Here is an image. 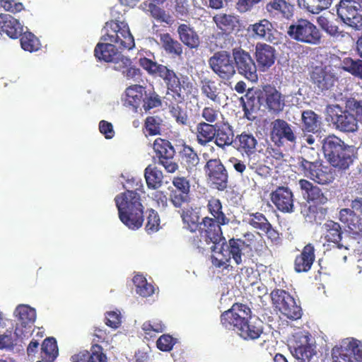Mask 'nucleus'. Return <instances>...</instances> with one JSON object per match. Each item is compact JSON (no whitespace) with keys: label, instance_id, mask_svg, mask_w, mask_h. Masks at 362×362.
<instances>
[{"label":"nucleus","instance_id":"obj_62","mask_svg":"<svg viewBox=\"0 0 362 362\" xmlns=\"http://www.w3.org/2000/svg\"><path fill=\"white\" fill-rule=\"evenodd\" d=\"M170 112L178 124L182 125H186L187 124V115L177 104L170 106Z\"/></svg>","mask_w":362,"mask_h":362},{"label":"nucleus","instance_id":"obj_4","mask_svg":"<svg viewBox=\"0 0 362 362\" xmlns=\"http://www.w3.org/2000/svg\"><path fill=\"white\" fill-rule=\"evenodd\" d=\"M105 34L101 37L104 42H110L121 50H131L135 47L134 37L129 25L125 21L111 20L104 26Z\"/></svg>","mask_w":362,"mask_h":362},{"label":"nucleus","instance_id":"obj_26","mask_svg":"<svg viewBox=\"0 0 362 362\" xmlns=\"http://www.w3.org/2000/svg\"><path fill=\"white\" fill-rule=\"evenodd\" d=\"M315 249L312 243L305 245L300 253L296 255L293 267L297 273L308 272L310 270L315 259Z\"/></svg>","mask_w":362,"mask_h":362},{"label":"nucleus","instance_id":"obj_49","mask_svg":"<svg viewBox=\"0 0 362 362\" xmlns=\"http://www.w3.org/2000/svg\"><path fill=\"white\" fill-rule=\"evenodd\" d=\"M332 0H298V5L312 13H319L329 7Z\"/></svg>","mask_w":362,"mask_h":362},{"label":"nucleus","instance_id":"obj_22","mask_svg":"<svg viewBox=\"0 0 362 362\" xmlns=\"http://www.w3.org/2000/svg\"><path fill=\"white\" fill-rule=\"evenodd\" d=\"M310 80L315 88L324 91L334 86L337 78L327 67L315 66L310 74Z\"/></svg>","mask_w":362,"mask_h":362},{"label":"nucleus","instance_id":"obj_25","mask_svg":"<svg viewBox=\"0 0 362 362\" xmlns=\"http://www.w3.org/2000/svg\"><path fill=\"white\" fill-rule=\"evenodd\" d=\"M301 194L308 202H313L316 204H325L328 199L322 192V189L317 185L305 179H300L298 181Z\"/></svg>","mask_w":362,"mask_h":362},{"label":"nucleus","instance_id":"obj_7","mask_svg":"<svg viewBox=\"0 0 362 362\" xmlns=\"http://www.w3.org/2000/svg\"><path fill=\"white\" fill-rule=\"evenodd\" d=\"M287 34L297 42L312 45H319L322 38V34L317 26L305 18H299L291 24Z\"/></svg>","mask_w":362,"mask_h":362},{"label":"nucleus","instance_id":"obj_30","mask_svg":"<svg viewBox=\"0 0 362 362\" xmlns=\"http://www.w3.org/2000/svg\"><path fill=\"white\" fill-rule=\"evenodd\" d=\"M23 32V25L18 19L9 14L0 13V33H5L11 39H17Z\"/></svg>","mask_w":362,"mask_h":362},{"label":"nucleus","instance_id":"obj_53","mask_svg":"<svg viewBox=\"0 0 362 362\" xmlns=\"http://www.w3.org/2000/svg\"><path fill=\"white\" fill-rule=\"evenodd\" d=\"M339 164L335 163H330V164L339 169L346 170L347 169L350 165L354 161V149L352 146H347L344 148L342 151L339 152Z\"/></svg>","mask_w":362,"mask_h":362},{"label":"nucleus","instance_id":"obj_48","mask_svg":"<svg viewBox=\"0 0 362 362\" xmlns=\"http://www.w3.org/2000/svg\"><path fill=\"white\" fill-rule=\"evenodd\" d=\"M325 238L327 241L336 243L337 248H341L342 245L339 243L342 238V230L339 223L331 220L327 221L325 224Z\"/></svg>","mask_w":362,"mask_h":362},{"label":"nucleus","instance_id":"obj_34","mask_svg":"<svg viewBox=\"0 0 362 362\" xmlns=\"http://www.w3.org/2000/svg\"><path fill=\"white\" fill-rule=\"evenodd\" d=\"M257 145L255 136L244 132L235 136L233 146L240 153L250 156L256 151Z\"/></svg>","mask_w":362,"mask_h":362},{"label":"nucleus","instance_id":"obj_8","mask_svg":"<svg viewBox=\"0 0 362 362\" xmlns=\"http://www.w3.org/2000/svg\"><path fill=\"white\" fill-rule=\"evenodd\" d=\"M204 170L208 184L218 191L225 190L228 185V172L218 158H210L204 166Z\"/></svg>","mask_w":362,"mask_h":362},{"label":"nucleus","instance_id":"obj_33","mask_svg":"<svg viewBox=\"0 0 362 362\" xmlns=\"http://www.w3.org/2000/svg\"><path fill=\"white\" fill-rule=\"evenodd\" d=\"M146 88L141 85H132L126 88L124 105L132 107L133 111L137 112L138 108L143 105Z\"/></svg>","mask_w":362,"mask_h":362},{"label":"nucleus","instance_id":"obj_43","mask_svg":"<svg viewBox=\"0 0 362 362\" xmlns=\"http://www.w3.org/2000/svg\"><path fill=\"white\" fill-rule=\"evenodd\" d=\"M250 247V243H246L245 240L240 238H230L226 244L229 255L237 264L242 263L243 250Z\"/></svg>","mask_w":362,"mask_h":362},{"label":"nucleus","instance_id":"obj_20","mask_svg":"<svg viewBox=\"0 0 362 362\" xmlns=\"http://www.w3.org/2000/svg\"><path fill=\"white\" fill-rule=\"evenodd\" d=\"M272 202L283 213H292L294 209L293 194L286 187H278L270 194Z\"/></svg>","mask_w":362,"mask_h":362},{"label":"nucleus","instance_id":"obj_17","mask_svg":"<svg viewBox=\"0 0 362 362\" xmlns=\"http://www.w3.org/2000/svg\"><path fill=\"white\" fill-rule=\"evenodd\" d=\"M356 4L350 0H340L336 9L337 16L343 23L353 28L359 29L362 27V14Z\"/></svg>","mask_w":362,"mask_h":362},{"label":"nucleus","instance_id":"obj_41","mask_svg":"<svg viewBox=\"0 0 362 362\" xmlns=\"http://www.w3.org/2000/svg\"><path fill=\"white\" fill-rule=\"evenodd\" d=\"M236 332L244 339H257L263 332V328L260 322H256L248 320L245 325L240 326Z\"/></svg>","mask_w":362,"mask_h":362},{"label":"nucleus","instance_id":"obj_19","mask_svg":"<svg viewBox=\"0 0 362 362\" xmlns=\"http://www.w3.org/2000/svg\"><path fill=\"white\" fill-rule=\"evenodd\" d=\"M16 312L18 317L16 332L20 336L25 337L27 334L30 333L35 322V310L28 305H21L17 307Z\"/></svg>","mask_w":362,"mask_h":362},{"label":"nucleus","instance_id":"obj_40","mask_svg":"<svg viewBox=\"0 0 362 362\" xmlns=\"http://www.w3.org/2000/svg\"><path fill=\"white\" fill-rule=\"evenodd\" d=\"M266 9L270 15L281 14L286 19L293 16V11L292 5L285 0H272L266 5Z\"/></svg>","mask_w":362,"mask_h":362},{"label":"nucleus","instance_id":"obj_35","mask_svg":"<svg viewBox=\"0 0 362 362\" xmlns=\"http://www.w3.org/2000/svg\"><path fill=\"white\" fill-rule=\"evenodd\" d=\"M213 21L217 28L226 35L233 33L239 25V19L236 16L223 13L216 14L213 17Z\"/></svg>","mask_w":362,"mask_h":362},{"label":"nucleus","instance_id":"obj_45","mask_svg":"<svg viewBox=\"0 0 362 362\" xmlns=\"http://www.w3.org/2000/svg\"><path fill=\"white\" fill-rule=\"evenodd\" d=\"M40 355L45 362L54 361L58 356V346L54 337H47L43 341Z\"/></svg>","mask_w":362,"mask_h":362},{"label":"nucleus","instance_id":"obj_56","mask_svg":"<svg viewBox=\"0 0 362 362\" xmlns=\"http://www.w3.org/2000/svg\"><path fill=\"white\" fill-rule=\"evenodd\" d=\"M271 299L273 305L279 310H281V306L288 302L286 299L292 298L293 296L287 291L283 289L276 288L273 290L270 293Z\"/></svg>","mask_w":362,"mask_h":362},{"label":"nucleus","instance_id":"obj_61","mask_svg":"<svg viewBox=\"0 0 362 362\" xmlns=\"http://www.w3.org/2000/svg\"><path fill=\"white\" fill-rule=\"evenodd\" d=\"M219 114V109L215 108L214 107L211 105L206 106L202 109L201 116L202 118L204 119V122L214 124V123L216 124V122L218 119Z\"/></svg>","mask_w":362,"mask_h":362},{"label":"nucleus","instance_id":"obj_6","mask_svg":"<svg viewBox=\"0 0 362 362\" xmlns=\"http://www.w3.org/2000/svg\"><path fill=\"white\" fill-rule=\"evenodd\" d=\"M160 78L164 81L168 91L171 92L175 100L179 102L183 101L185 97L191 95L194 88L187 76L177 74L167 66Z\"/></svg>","mask_w":362,"mask_h":362},{"label":"nucleus","instance_id":"obj_13","mask_svg":"<svg viewBox=\"0 0 362 362\" xmlns=\"http://www.w3.org/2000/svg\"><path fill=\"white\" fill-rule=\"evenodd\" d=\"M231 54L238 73L252 82L257 81V66L250 54L239 47L233 48Z\"/></svg>","mask_w":362,"mask_h":362},{"label":"nucleus","instance_id":"obj_63","mask_svg":"<svg viewBox=\"0 0 362 362\" xmlns=\"http://www.w3.org/2000/svg\"><path fill=\"white\" fill-rule=\"evenodd\" d=\"M240 102L245 114L252 111L255 107L256 98L252 90H248L244 97H241Z\"/></svg>","mask_w":362,"mask_h":362},{"label":"nucleus","instance_id":"obj_37","mask_svg":"<svg viewBox=\"0 0 362 362\" xmlns=\"http://www.w3.org/2000/svg\"><path fill=\"white\" fill-rule=\"evenodd\" d=\"M180 40L190 49H197L200 45L199 36L187 24H180L177 28Z\"/></svg>","mask_w":362,"mask_h":362},{"label":"nucleus","instance_id":"obj_51","mask_svg":"<svg viewBox=\"0 0 362 362\" xmlns=\"http://www.w3.org/2000/svg\"><path fill=\"white\" fill-rule=\"evenodd\" d=\"M286 300L288 302H287L285 306H281V310L280 311L281 314L292 320L300 319L303 314L301 307L297 305L293 297Z\"/></svg>","mask_w":362,"mask_h":362},{"label":"nucleus","instance_id":"obj_32","mask_svg":"<svg viewBox=\"0 0 362 362\" xmlns=\"http://www.w3.org/2000/svg\"><path fill=\"white\" fill-rule=\"evenodd\" d=\"M339 221L350 233L359 235L362 232V219L353 209L344 208L339 211Z\"/></svg>","mask_w":362,"mask_h":362},{"label":"nucleus","instance_id":"obj_10","mask_svg":"<svg viewBox=\"0 0 362 362\" xmlns=\"http://www.w3.org/2000/svg\"><path fill=\"white\" fill-rule=\"evenodd\" d=\"M117 47L110 42H98L94 49L95 57L100 61L114 63V69L121 70L131 63V59L124 56Z\"/></svg>","mask_w":362,"mask_h":362},{"label":"nucleus","instance_id":"obj_23","mask_svg":"<svg viewBox=\"0 0 362 362\" xmlns=\"http://www.w3.org/2000/svg\"><path fill=\"white\" fill-rule=\"evenodd\" d=\"M347 146H349L334 134L328 135L322 141V149L325 157L329 163L339 164V152Z\"/></svg>","mask_w":362,"mask_h":362},{"label":"nucleus","instance_id":"obj_46","mask_svg":"<svg viewBox=\"0 0 362 362\" xmlns=\"http://www.w3.org/2000/svg\"><path fill=\"white\" fill-rule=\"evenodd\" d=\"M144 177L149 189H157L162 185L163 173L156 166L148 165L144 170Z\"/></svg>","mask_w":362,"mask_h":362},{"label":"nucleus","instance_id":"obj_39","mask_svg":"<svg viewBox=\"0 0 362 362\" xmlns=\"http://www.w3.org/2000/svg\"><path fill=\"white\" fill-rule=\"evenodd\" d=\"M206 208L209 214H211V218L216 219L219 224H229L230 219L223 212V205L219 199L211 197L207 202Z\"/></svg>","mask_w":362,"mask_h":362},{"label":"nucleus","instance_id":"obj_12","mask_svg":"<svg viewBox=\"0 0 362 362\" xmlns=\"http://www.w3.org/2000/svg\"><path fill=\"white\" fill-rule=\"evenodd\" d=\"M231 54L227 51H218L209 59L211 70L222 80H230L236 74Z\"/></svg>","mask_w":362,"mask_h":362},{"label":"nucleus","instance_id":"obj_42","mask_svg":"<svg viewBox=\"0 0 362 362\" xmlns=\"http://www.w3.org/2000/svg\"><path fill=\"white\" fill-rule=\"evenodd\" d=\"M202 94L215 104H221V90L215 81L204 78L201 81Z\"/></svg>","mask_w":362,"mask_h":362},{"label":"nucleus","instance_id":"obj_60","mask_svg":"<svg viewBox=\"0 0 362 362\" xmlns=\"http://www.w3.org/2000/svg\"><path fill=\"white\" fill-rule=\"evenodd\" d=\"M162 105L160 97L156 93L152 92L144 95L142 107L147 112L153 108L160 107Z\"/></svg>","mask_w":362,"mask_h":362},{"label":"nucleus","instance_id":"obj_29","mask_svg":"<svg viewBox=\"0 0 362 362\" xmlns=\"http://www.w3.org/2000/svg\"><path fill=\"white\" fill-rule=\"evenodd\" d=\"M179 157L181 165L189 173H196L200 163V158L191 146L184 143L179 151Z\"/></svg>","mask_w":362,"mask_h":362},{"label":"nucleus","instance_id":"obj_52","mask_svg":"<svg viewBox=\"0 0 362 362\" xmlns=\"http://www.w3.org/2000/svg\"><path fill=\"white\" fill-rule=\"evenodd\" d=\"M21 46L23 49L30 52L37 51L40 48L39 39L30 32H23L20 36Z\"/></svg>","mask_w":362,"mask_h":362},{"label":"nucleus","instance_id":"obj_2","mask_svg":"<svg viewBox=\"0 0 362 362\" xmlns=\"http://www.w3.org/2000/svg\"><path fill=\"white\" fill-rule=\"evenodd\" d=\"M136 186L134 190H127L115 198L120 221L132 230L141 228L144 221V206L141 202V195L137 192L138 190L144 192L141 190L143 184L140 181L136 183Z\"/></svg>","mask_w":362,"mask_h":362},{"label":"nucleus","instance_id":"obj_18","mask_svg":"<svg viewBox=\"0 0 362 362\" xmlns=\"http://www.w3.org/2000/svg\"><path fill=\"white\" fill-rule=\"evenodd\" d=\"M258 100L268 110L269 112L279 114L285 106V95L274 86L267 85L258 95Z\"/></svg>","mask_w":362,"mask_h":362},{"label":"nucleus","instance_id":"obj_27","mask_svg":"<svg viewBox=\"0 0 362 362\" xmlns=\"http://www.w3.org/2000/svg\"><path fill=\"white\" fill-rule=\"evenodd\" d=\"M247 32L251 33L255 38L264 40L270 42H274L276 40L274 33L276 31L272 23L266 18L250 25L247 28Z\"/></svg>","mask_w":362,"mask_h":362},{"label":"nucleus","instance_id":"obj_11","mask_svg":"<svg viewBox=\"0 0 362 362\" xmlns=\"http://www.w3.org/2000/svg\"><path fill=\"white\" fill-rule=\"evenodd\" d=\"M332 356L333 362H353V357L362 362V343L354 338L346 339L339 346L332 349Z\"/></svg>","mask_w":362,"mask_h":362},{"label":"nucleus","instance_id":"obj_24","mask_svg":"<svg viewBox=\"0 0 362 362\" xmlns=\"http://www.w3.org/2000/svg\"><path fill=\"white\" fill-rule=\"evenodd\" d=\"M255 54L259 69L262 71L269 69L276 60L275 48L266 43H257Z\"/></svg>","mask_w":362,"mask_h":362},{"label":"nucleus","instance_id":"obj_58","mask_svg":"<svg viewBox=\"0 0 362 362\" xmlns=\"http://www.w3.org/2000/svg\"><path fill=\"white\" fill-rule=\"evenodd\" d=\"M248 223L254 228L259 230H265L269 226V221L267 217L260 212L252 213L249 215Z\"/></svg>","mask_w":362,"mask_h":362},{"label":"nucleus","instance_id":"obj_9","mask_svg":"<svg viewBox=\"0 0 362 362\" xmlns=\"http://www.w3.org/2000/svg\"><path fill=\"white\" fill-rule=\"evenodd\" d=\"M252 310L246 304L235 303L221 315V322L223 327L235 331L245 325L248 320H252Z\"/></svg>","mask_w":362,"mask_h":362},{"label":"nucleus","instance_id":"obj_21","mask_svg":"<svg viewBox=\"0 0 362 362\" xmlns=\"http://www.w3.org/2000/svg\"><path fill=\"white\" fill-rule=\"evenodd\" d=\"M304 166H308V168L303 172V175L318 184H328L334 180L331 169L323 165L321 160L315 164L305 163Z\"/></svg>","mask_w":362,"mask_h":362},{"label":"nucleus","instance_id":"obj_15","mask_svg":"<svg viewBox=\"0 0 362 362\" xmlns=\"http://www.w3.org/2000/svg\"><path fill=\"white\" fill-rule=\"evenodd\" d=\"M169 201L174 207L180 209L190 200V183L185 177L176 176L172 180V186L168 187Z\"/></svg>","mask_w":362,"mask_h":362},{"label":"nucleus","instance_id":"obj_1","mask_svg":"<svg viewBox=\"0 0 362 362\" xmlns=\"http://www.w3.org/2000/svg\"><path fill=\"white\" fill-rule=\"evenodd\" d=\"M326 120L339 132H356L358 129V122L362 120V100L349 98L345 100L344 109L338 104L327 105Z\"/></svg>","mask_w":362,"mask_h":362},{"label":"nucleus","instance_id":"obj_38","mask_svg":"<svg viewBox=\"0 0 362 362\" xmlns=\"http://www.w3.org/2000/svg\"><path fill=\"white\" fill-rule=\"evenodd\" d=\"M159 39L162 48L166 54L173 57H181L183 53L182 45L180 42L174 39L170 33H160L159 35Z\"/></svg>","mask_w":362,"mask_h":362},{"label":"nucleus","instance_id":"obj_28","mask_svg":"<svg viewBox=\"0 0 362 362\" xmlns=\"http://www.w3.org/2000/svg\"><path fill=\"white\" fill-rule=\"evenodd\" d=\"M214 142L216 146L225 148L233 145L235 136V131L232 125L228 122L216 124V134Z\"/></svg>","mask_w":362,"mask_h":362},{"label":"nucleus","instance_id":"obj_31","mask_svg":"<svg viewBox=\"0 0 362 362\" xmlns=\"http://www.w3.org/2000/svg\"><path fill=\"white\" fill-rule=\"evenodd\" d=\"M72 362H107V358L103 348L98 344H93L90 351L83 350L71 356Z\"/></svg>","mask_w":362,"mask_h":362},{"label":"nucleus","instance_id":"obj_14","mask_svg":"<svg viewBox=\"0 0 362 362\" xmlns=\"http://www.w3.org/2000/svg\"><path fill=\"white\" fill-rule=\"evenodd\" d=\"M153 148L156 156L158 159V163L161 165L169 173L176 172L178 164L173 160L175 150L172 144L167 139L157 138L153 142Z\"/></svg>","mask_w":362,"mask_h":362},{"label":"nucleus","instance_id":"obj_47","mask_svg":"<svg viewBox=\"0 0 362 362\" xmlns=\"http://www.w3.org/2000/svg\"><path fill=\"white\" fill-rule=\"evenodd\" d=\"M301 119L303 132L310 133L318 132L320 126V117L314 111L311 110L303 111Z\"/></svg>","mask_w":362,"mask_h":362},{"label":"nucleus","instance_id":"obj_50","mask_svg":"<svg viewBox=\"0 0 362 362\" xmlns=\"http://www.w3.org/2000/svg\"><path fill=\"white\" fill-rule=\"evenodd\" d=\"M341 67L355 77L362 79V59H354L349 57H344L341 62Z\"/></svg>","mask_w":362,"mask_h":362},{"label":"nucleus","instance_id":"obj_3","mask_svg":"<svg viewBox=\"0 0 362 362\" xmlns=\"http://www.w3.org/2000/svg\"><path fill=\"white\" fill-rule=\"evenodd\" d=\"M222 226L223 225L219 224L214 218L209 216L204 217L197 229L199 235L191 239L192 245L200 251H204L212 243L211 249L215 251L216 245L223 238Z\"/></svg>","mask_w":362,"mask_h":362},{"label":"nucleus","instance_id":"obj_44","mask_svg":"<svg viewBox=\"0 0 362 362\" xmlns=\"http://www.w3.org/2000/svg\"><path fill=\"white\" fill-rule=\"evenodd\" d=\"M180 216L184 224V227L190 232L194 233L197 230L200 217L199 213L192 207L184 209L180 213Z\"/></svg>","mask_w":362,"mask_h":362},{"label":"nucleus","instance_id":"obj_36","mask_svg":"<svg viewBox=\"0 0 362 362\" xmlns=\"http://www.w3.org/2000/svg\"><path fill=\"white\" fill-rule=\"evenodd\" d=\"M216 134V124H211L202 121L196 125V141L202 146L213 141Z\"/></svg>","mask_w":362,"mask_h":362},{"label":"nucleus","instance_id":"obj_64","mask_svg":"<svg viewBox=\"0 0 362 362\" xmlns=\"http://www.w3.org/2000/svg\"><path fill=\"white\" fill-rule=\"evenodd\" d=\"M145 127L148 134L154 136L160 134V124L158 119L153 116H148L145 120Z\"/></svg>","mask_w":362,"mask_h":362},{"label":"nucleus","instance_id":"obj_16","mask_svg":"<svg viewBox=\"0 0 362 362\" xmlns=\"http://www.w3.org/2000/svg\"><path fill=\"white\" fill-rule=\"evenodd\" d=\"M271 139L278 146H283L285 143L295 145L297 135L294 128L286 120L276 119L272 123Z\"/></svg>","mask_w":362,"mask_h":362},{"label":"nucleus","instance_id":"obj_57","mask_svg":"<svg viewBox=\"0 0 362 362\" xmlns=\"http://www.w3.org/2000/svg\"><path fill=\"white\" fill-rule=\"evenodd\" d=\"M317 23L319 26L329 35L334 37L343 36L342 31L339 30L338 25L330 22L325 16H318Z\"/></svg>","mask_w":362,"mask_h":362},{"label":"nucleus","instance_id":"obj_5","mask_svg":"<svg viewBox=\"0 0 362 362\" xmlns=\"http://www.w3.org/2000/svg\"><path fill=\"white\" fill-rule=\"evenodd\" d=\"M288 346L298 362H319L317 346L309 332L296 333Z\"/></svg>","mask_w":362,"mask_h":362},{"label":"nucleus","instance_id":"obj_54","mask_svg":"<svg viewBox=\"0 0 362 362\" xmlns=\"http://www.w3.org/2000/svg\"><path fill=\"white\" fill-rule=\"evenodd\" d=\"M303 153V156L298 158V165L302 172L308 168V166H306V168L304 166L305 163L315 164V163L320 161L318 159L319 153L314 148L305 147Z\"/></svg>","mask_w":362,"mask_h":362},{"label":"nucleus","instance_id":"obj_55","mask_svg":"<svg viewBox=\"0 0 362 362\" xmlns=\"http://www.w3.org/2000/svg\"><path fill=\"white\" fill-rule=\"evenodd\" d=\"M139 64L150 75L160 76L166 66L158 64L147 57H141L139 59Z\"/></svg>","mask_w":362,"mask_h":362},{"label":"nucleus","instance_id":"obj_59","mask_svg":"<svg viewBox=\"0 0 362 362\" xmlns=\"http://www.w3.org/2000/svg\"><path fill=\"white\" fill-rule=\"evenodd\" d=\"M146 214V230L149 234L153 233L160 228V217L157 211L152 209H148Z\"/></svg>","mask_w":362,"mask_h":362}]
</instances>
